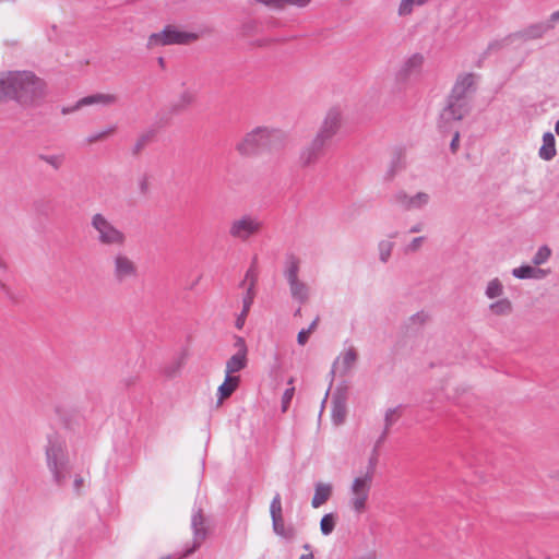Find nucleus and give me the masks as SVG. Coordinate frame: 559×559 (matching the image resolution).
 I'll return each instance as SVG.
<instances>
[{"label":"nucleus","mask_w":559,"mask_h":559,"mask_svg":"<svg viewBox=\"0 0 559 559\" xmlns=\"http://www.w3.org/2000/svg\"><path fill=\"white\" fill-rule=\"evenodd\" d=\"M476 75L463 73L456 78L448 104L440 114V128L448 130L450 123L460 121L469 111L468 95L475 91Z\"/></svg>","instance_id":"obj_1"},{"label":"nucleus","mask_w":559,"mask_h":559,"mask_svg":"<svg viewBox=\"0 0 559 559\" xmlns=\"http://www.w3.org/2000/svg\"><path fill=\"white\" fill-rule=\"evenodd\" d=\"M11 100L23 107L39 104L46 96V83L28 70H11Z\"/></svg>","instance_id":"obj_2"},{"label":"nucleus","mask_w":559,"mask_h":559,"mask_svg":"<svg viewBox=\"0 0 559 559\" xmlns=\"http://www.w3.org/2000/svg\"><path fill=\"white\" fill-rule=\"evenodd\" d=\"M282 139V132L269 127H255L247 132L235 148L241 156H253L261 150L271 147Z\"/></svg>","instance_id":"obj_3"},{"label":"nucleus","mask_w":559,"mask_h":559,"mask_svg":"<svg viewBox=\"0 0 559 559\" xmlns=\"http://www.w3.org/2000/svg\"><path fill=\"white\" fill-rule=\"evenodd\" d=\"M46 462L48 469L52 474L53 481L58 486H62L70 471L69 457L64 440L56 435L48 438Z\"/></svg>","instance_id":"obj_4"},{"label":"nucleus","mask_w":559,"mask_h":559,"mask_svg":"<svg viewBox=\"0 0 559 559\" xmlns=\"http://www.w3.org/2000/svg\"><path fill=\"white\" fill-rule=\"evenodd\" d=\"M300 259L289 254L285 258L283 275L288 285L292 299L300 305H305L311 297V287L300 277Z\"/></svg>","instance_id":"obj_5"},{"label":"nucleus","mask_w":559,"mask_h":559,"mask_svg":"<svg viewBox=\"0 0 559 559\" xmlns=\"http://www.w3.org/2000/svg\"><path fill=\"white\" fill-rule=\"evenodd\" d=\"M91 227L95 240L104 247L122 248L127 243V235L114 222L102 213L91 216Z\"/></svg>","instance_id":"obj_6"},{"label":"nucleus","mask_w":559,"mask_h":559,"mask_svg":"<svg viewBox=\"0 0 559 559\" xmlns=\"http://www.w3.org/2000/svg\"><path fill=\"white\" fill-rule=\"evenodd\" d=\"M372 481L370 472L361 473L353 478L348 487V504L354 513L361 514L367 510Z\"/></svg>","instance_id":"obj_7"},{"label":"nucleus","mask_w":559,"mask_h":559,"mask_svg":"<svg viewBox=\"0 0 559 559\" xmlns=\"http://www.w3.org/2000/svg\"><path fill=\"white\" fill-rule=\"evenodd\" d=\"M199 35L194 32L183 31L179 27L168 25L158 33L148 36L147 48H155L168 45H187L195 41Z\"/></svg>","instance_id":"obj_8"},{"label":"nucleus","mask_w":559,"mask_h":559,"mask_svg":"<svg viewBox=\"0 0 559 559\" xmlns=\"http://www.w3.org/2000/svg\"><path fill=\"white\" fill-rule=\"evenodd\" d=\"M263 227L262 219L255 214H242L234 218L228 227V235L239 241H247L260 234Z\"/></svg>","instance_id":"obj_9"},{"label":"nucleus","mask_w":559,"mask_h":559,"mask_svg":"<svg viewBox=\"0 0 559 559\" xmlns=\"http://www.w3.org/2000/svg\"><path fill=\"white\" fill-rule=\"evenodd\" d=\"M110 265L112 277L119 284L134 281L139 276L136 262L123 251H117L111 255Z\"/></svg>","instance_id":"obj_10"},{"label":"nucleus","mask_w":559,"mask_h":559,"mask_svg":"<svg viewBox=\"0 0 559 559\" xmlns=\"http://www.w3.org/2000/svg\"><path fill=\"white\" fill-rule=\"evenodd\" d=\"M426 58L420 52L406 57L396 71V81L403 84L414 83L421 79Z\"/></svg>","instance_id":"obj_11"},{"label":"nucleus","mask_w":559,"mask_h":559,"mask_svg":"<svg viewBox=\"0 0 559 559\" xmlns=\"http://www.w3.org/2000/svg\"><path fill=\"white\" fill-rule=\"evenodd\" d=\"M342 127V110L337 107L330 108L326 111L314 136L322 141L323 143H325L326 145H329L333 138L340 133Z\"/></svg>","instance_id":"obj_12"},{"label":"nucleus","mask_w":559,"mask_h":559,"mask_svg":"<svg viewBox=\"0 0 559 559\" xmlns=\"http://www.w3.org/2000/svg\"><path fill=\"white\" fill-rule=\"evenodd\" d=\"M270 514L272 518L273 532L286 539L292 540L296 536V530L293 525H286L283 518V509L280 493H276L270 504Z\"/></svg>","instance_id":"obj_13"},{"label":"nucleus","mask_w":559,"mask_h":559,"mask_svg":"<svg viewBox=\"0 0 559 559\" xmlns=\"http://www.w3.org/2000/svg\"><path fill=\"white\" fill-rule=\"evenodd\" d=\"M430 200V194L424 191L411 195L404 190H399L391 197L392 204L405 211L423 210L429 204Z\"/></svg>","instance_id":"obj_14"},{"label":"nucleus","mask_w":559,"mask_h":559,"mask_svg":"<svg viewBox=\"0 0 559 559\" xmlns=\"http://www.w3.org/2000/svg\"><path fill=\"white\" fill-rule=\"evenodd\" d=\"M357 359L358 354L354 347L344 349L334 360L331 373L337 377L347 376L354 369Z\"/></svg>","instance_id":"obj_15"},{"label":"nucleus","mask_w":559,"mask_h":559,"mask_svg":"<svg viewBox=\"0 0 559 559\" xmlns=\"http://www.w3.org/2000/svg\"><path fill=\"white\" fill-rule=\"evenodd\" d=\"M235 346L238 350L226 361L225 374L238 377L236 373L247 367V346L242 337H237Z\"/></svg>","instance_id":"obj_16"},{"label":"nucleus","mask_w":559,"mask_h":559,"mask_svg":"<svg viewBox=\"0 0 559 559\" xmlns=\"http://www.w3.org/2000/svg\"><path fill=\"white\" fill-rule=\"evenodd\" d=\"M191 528L193 533V546L188 548L183 552V556H189L194 552L206 538L207 532L205 526V519L201 509L193 510L191 515Z\"/></svg>","instance_id":"obj_17"},{"label":"nucleus","mask_w":559,"mask_h":559,"mask_svg":"<svg viewBox=\"0 0 559 559\" xmlns=\"http://www.w3.org/2000/svg\"><path fill=\"white\" fill-rule=\"evenodd\" d=\"M328 145L320 141L318 138H313L299 154V163L304 167L316 164L323 155Z\"/></svg>","instance_id":"obj_18"},{"label":"nucleus","mask_w":559,"mask_h":559,"mask_svg":"<svg viewBox=\"0 0 559 559\" xmlns=\"http://www.w3.org/2000/svg\"><path fill=\"white\" fill-rule=\"evenodd\" d=\"M555 22L551 21V14L546 21L533 23L522 31H520L516 36L524 40H534L543 38L547 33L555 28Z\"/></svg>","instance_id":"obj_19"},{"label":"nucleus","mask_w":559,"mask_h":559,"mask_svg":"<svg viewBox=\"0 0 559 559\" xmlns=\"http://www.w3.org/2000/svg\"><path fill=\"white\" fill-rule=\"evenodd\" d=\"M332 408H331V417L334 425H342L346 418L347 407H346V394L345 392L337 391L332 396Z\"/></svg>","instance_id":"obj_20"},{"label":"nucleus","mask_w":559,"mask_h":559,"mask_svg":"<svg viewBox=\"0 0 559 559\" xmlns=\"http://www.w3.org/2000/svg\"><path fill=\"white\" fill-rule=\"evenodd\" d=\"M512 275L519 280H544L550 273V270L536 267L535 265L524 264L514 267L511 271Z\"/></svg>","instance_id":"obj_21"},{"label":"nucleus","mask_w":559,"mask_h":559,"mask_svg":"<svg viewBox=\"0 0 559 559\" xmlns=\"http://www.w3.org/2000/svg\"><path fill=\"white\" fill-rule=\"evenodd\" d=\"M240 377H231L225 374L224 382L217 389V403L222 404L228 399L239 386Z\"/></svg>","instance_id":"obj_22"},{"label":"nucleus","mask_w":559,"mask_h":559,"mask_svg":"<svg viewBox=\"0 0 559 559\" xmlns=\"http://www.w3.org/2000/svg\"><path fill=\"white\" fill-rule=\"evenodd\" d=\"M117 96L114 94L97 93L82 97L80 99V105H83L84 107L92 105L111 106L117 103Z\"/></svg>","instance_id":"obj_23"},{"label":"nucleus","mask_w":559,"mask_h":559,"mask_svg":"<svg viewBox=\"0 0 559 559\" xmlns=\"http://www.w3.org/2000/svg\"><path fill=\"white\" fill-rule=\"evenodd\" d=\"M332 490L333 487L331 484L317 483L314 486V495L311 500V506L317 509L324 504L330 499Z\"/></svg>","instance_id":"obj_24"},{"label":"nucleus","mask_w":559,"mask_h":559,"mask_svg":"<svg viewBox=\"0 0 559 559\" xmlns=\"http://www.w3.org/2000/svg\"><path fill=\"white\" fill-rule=\"evenodd\" d=\"M557 154L556 140L551 132H546L543 135V145L538 151V156L543 160H551Z\"/></svg>","instance_id":"obj_25"},{"label":"nucleus","mask_w":559,"mask_h":559,"mask_svg":"<svg viewBox=\"0 0 559 559\" xmlns=\"http://www.w3.org/2000/svg\"><path fill=\"white\" fill-rule=\"evenodd\" d=\"M255 2L269 8L280 9L286 5L296 7L299 9L308 7L312 0H254Z\"/></svg>","instance_id":"obj_26"},{"label":"nucleus","mask_w":559,"mask_h":559,"mask_svg":"<svg viewBox=\"0 0 559 559\" xmlns=\"http://www.w3.org/2000/svg\"><path fill=\"white\" fill-rule=\"evenodd\" d=\"M488 310L491 314L498 317L510 316L513 311V305L508 298H500L489 305Z\"/></svg>","instance_id":"obj_27"},{"label":"nucleus","mask_w":559,"mask_h":559,"mask_svg":"<svg viewBox=\"0 0 559 559\" xmlns=\"http://www.w3.org/2000/svg\"><path fill=\"white\" fill-rule=\"evenodd\" d=\"M395 242L392 239H382L377 245L378 257L381 263L386 264L392 255Z\"/></svg>","instance_id":"obj_28"},{"label":"nucleus","mask_w":559,"mask_h":559,"mask_svg":"<svg viewBox=\"0 0 559 559\" xmlns=\"http://www.w3.org/2000/svg\"><path fill=\"white\" fill-rule=\"evenodd\" d=\"M11 70L0 71V102L11 100Z\"/></svg>","instance_id":"obj_29"},{"label":"nucleus","mask_w":559,"mask_h":559,"mask_svg":"<svg viewBox=\"0 0 559 559\" xmlns=\"http://www.w3.org/2000/svg\"><path fill=\"white\" fill-rule=\"evenodd\" d=\"M37 158L40 162L49 165L53 170H60L66 162V155L62 153H60V154H43V153H40L37 155Z\"/></svg>","instance_id":"obj_30"},{"label":"nucleus","mask_w":559,"mask_h":559,"mask_svg":"<svg viewBox=\"0 0 559 559\" xmlns=\"http://www.w3.org/2000/svg\"><path fill=\"white\" fill-rule=\"evenodd\" d=\"M504 294L503 284L499 278L490 280L485 289V296L489 299L500 298Z\"/></svg>","instance_id":"obj_31"},{"label":"nucleus","mask_w":559,"mask_h":559,"mask_svg":"<svg viewBox=\"0 0 559 559\" xmlns=\"http://www.w3.org/2000/svg\"><path fill=\"white\" fill-rule=\"evenodd\" d=\"M428 1L429 0H401L397 8V14L400 16L411 15L415 8L426 4Z\"/></svg>","instance_id":"obj_32"},{"label":"nucleus","mask_w":559,"mask_h":559,"mask_svg":"<svg viewBox=\"0 0 559 559\" xmlns=\"http://www.w3.org/2000/svg\"><path fill=\"white\" fill-rule=\"evenodd\" d=\"M551 257V249L547 246H540L532 258L533 265L538 267L545 264Z\"/></svg>","instance_id":"obj_33"},{"label":"nucleus","mask_w":559,"mask_h":559,"mask_svg":"<svg viewBox=\"0 0 559 559\" xmlns=\"http://www.w3.org/2000/svg\"><path fill=\"white\" fill-rule=\"evenodd\" d=\"M402 407L396 406L386 409L384 414V429L390 430V428L401 417Z\"/></svg>","instance_id":"obj_34"},{"label":"nucleus","mask_w":559,"mask_h":559,"mask_svg":"<svg viewBox=\"0 0 559 559\" xmlns=\"http://www.w3.org/2000/svg\"><path fill=\"white\" fill-rule=\"evenodd\" d=\"M258 281V272L255 266L252 264L246 272L245 278L241 282L240 286L243 288H255V284Z\"/></svg>","instance_id":"obj_35"},{"label":"nucleus","mask_w":559,"mask_h":559,"mask_svg":"<svg viewBox=\"0 0 559 559\" xmlns=\"http://www.w3.org/2000/svg\"><path fill=\"white\" fill-rule=\"evenodd\" d=\"M335 527V516L332 513L323 515L320 522V530L323 535H330Z\"/></svg>","instance_id":"obj_36"},{"label":"nucleus","mask_w":559,"mask_h":559,"mask_svg":"<svg viewBox=\"0 0 559 559\" xmlns=\"http://www.w3.org/2000/svg\"><path fill=\"white\" fill-rule=\"evenodd\" d=\"M88 484V479L86 476L81 474H75L72 483V488L75 495L81 496Z\"/></svg>","instance_id":"obj_37"},{"label":"nucleus","mask_w":559,"mask_h":559,"mask_svg":"<svg viewBox=\"0 0 559 559\" xmlns=\"http://www.w3.org/2000/svg\"><path fill=\"white\" fill-rule=\"evenodd\" d=\"M182 367V359H176L163 369V374L169 379L175 378Z\"/></svg>","instance_id":"obj_38"},{"label":"nucleus","mask_w":559,"mask_h":559,"mask_svg":"<svg viewBox=\"0 0 559 559\" xmlns=\"http://www.w3.org/2000/svg\"><path fill=\"white\" fill-rule=\"evenodd\" d=\"M195 99V93L192 90H185L180 93L177 106L185 108L190 106Z\"/></svg>","instance_id":"obj_39"},{"label":"nucleus","mask_w":559,"mask_h":559,"mask_svg":"<svg viewBox=\"0 0 559 559\" xmlns=\"http://www.w3.org/2000/svg\"><path fill=\"white\" fill-rule=\"evenodd\" d=\"M115 130H116L115 127H109L103 131L92 133L87 136L86 141L88 144L102 141V140L108 138L110 134H112L115 132Z\"/></svg>","instance_id":"obj_40"},{"label":"nucleus","mask_w":559,"mask_h":559,"mask_svg":"<svg viewBox=\"0 0 559 559\" xmlns=\"http://www.w3.org/2000/svg\"><path fill=\"white\" fill-rule=\"evenodd\" d=\"M246 293L242 297V310L249 312L255 297V290L251 288H245Z\"/></svg>","instance_id":"obj_41"},{"label":"nucleus","mask_w":559,"mask_h":559,"mask_svg":"<svg viewBox=\"0 0 559 559\" xmlns=\"http://www.w3.org/2000/svg\"><path fill=\"white\" fill-rule=\"evenodd\" d=\"M295 393V388L292 385L290 388L286 389L282 396V411L286 412L289 407V404L293 400Z\"/></svg>","instance_id":"obj_42"},{"label":"nucleus","mask_w":559,"mask_h":559,"mask_svg":"<svg viewBox=\"0 0 559 559\" xmlns=\"http://www.w3.org/2000/svg\"><path fill=\"white\" fill-rule=\"evenodd\" d=\"M424 241H425V237H421V236H420V237H416V238H414V239H413V240H412V241L406 246L405 251H406V252H416V251H418V250L421 248V246H423Z\"/></svg>","instance_id":"obj_43"},{"label":"nucleus","mask_w":559,"mask_h":559,"mask_svg":"<svg viewBox=\"0 0 559 559\" xmlns=\"http://www.w3.org/2000/svg\"><path fill=\"white\" fill-rule=\"evenodd\" d=\"M411 322L414 324L421 325L428 320V316L425 312H417L409 318Z\"/></svg>","instance_id":"obj_44"},{"label":"nucleus","mask_w":559,"mask_h":559,"mask_svg":"<svg viewBox=\"0 0 559 559\" xmlns=\"http://www.w3.org/2000/svg\"><path fill=\"white\" fill-rule=\"evenodd\" d=\"M377 462H378V451H377V449H373L372 455L369 459L368 469L366 471V472H370L372 477L374 474V468H376Z\"/></svg>","instance_id":"obj_45"},{"label":"nucleus","mask_w":559,"mask_h":559,"mask_svg":"<svg viewBox=\"0 0 559 559\" xmlns=\"http://www.w3.org/2000/svg\"><path fill=\"white\" fill-rule=\"evenodd\" d=\"M310 334V330L307 329H302L301 331H299L297 335L298 344L304 346L308 342Z\"/></svg>","instance_id":"obj_46"},{"label":"nucleus","mask_w":559,"mask_h":559,"mask_svg":"<svg viewBox=\"0 0 559 559\" xmlns=\"http://www.w3.org/2000/svg\"><path fill=\"white\" fill-rule=\"evenodd\" d=\"M152 136L153 133L151 132L142 134L135 144L136 150H141L152 139Z\"/></svg>","instance_id":"obj_47"},{"label":"nucleus","mask_w":559,"mask_h":559,"mask_svg":"<svg viewBox=\"0 0 559 559\" xmlns=\"http://www.w3.org/2000/svg\"><path fill=\"white\" fill-rule=\"evenodd\" d=\"M82 107H84V106L80 105V99H79L73 106L62 107L61 114L62 115H69L71 112H74V111L81 109Z\"/></svg>","instance_id":"obj_48"},{"label":"nucleus","mask_w":559,"mask_h":559,"mask_svg":"<svg viewBox=\"0 0 559 559\" xmlns=\"http://www.w3.org/2000/svg\"><path fill=\"white\" fill-rule=\"evenodd\" d=\"M248 313L249 312H243V310H241L240 314L236 319V328L237 329L240 330L243 328Z\"/></svg>","instance_id":"obj_49"},{"label":"nucleus","mask_w":559,"mask_h":559,"mask_svg":"<svg viewBox=\"0 0 559 559\" xmlns=\"http://www.w3.org/2000/svg\"><path fill=\"white\" fill-rule=\"evenodd\" d=\"M460 143V133L456 131L454 133V136L450 143V147L452 152H456Z\"/></svg>","instance_id":"obj_50"},{"label":"nucleus","mask_w":559,"mask_h":559,"mask_svg":"<svg viewBox=\"0 0 559 559\" xmlns=\"http://www.w3.org/2000/svg\"><path fill=\"white\" fill-rule=\"evenodd\" d=\"M388 433H389V430L383 429V431H382L381 436H380V437H379V439L376 441L373 449H377V450H378V449L381 447V444H382V443L384 442V440L386 439Z\"/></svg>","instance_id":"obj_51"},{"label":"nucleus","mask_w":559,"mask_h":559,"mask_svg":"<svg viewBox=\"0 0 559 559\" xmlns=\"http://www.w3.org/2000/svg\"><path fill=\"white\" fill-rule=\"evenodd\" d=\"M304 548L308 551L299 557V559H314L313 554L310 551V546L306 544Z\"/></svg>","instance_id":"obj_52"},{"label":"nucleus","mask_w":559,"mask_h":559,"mask_svg":"<svg viewBox=\"0 0 559 559\" xmlns=\"http://www.w3.org/2000/svg\"><path fill=\"white\" fill-rule=\"evenodd\" d=\"M423 227H424V225L421 223H417L409 228V233H412V234L420 233L423 230Z\"/></svg>","instance_id":"obj_53"},{"label":"nucleus","mask_w":559,"mask_h":559,"mask_svg":"<svg viewBox=\"0 0 559 559\" xmlns=\"http://www.w3.org/2000/svg\"><path fill=\"white\" fill-rule=\"evenodd\" d=\"M318 322H319V319L318 318L314 319L307 330H310V333H312L316 330Z\"/></svg>","instance_id":"obj_54"},{"label":"nucleus","mask_w":559,"mask_h":559,"mask_svg":"<svg viewBox=\"0 0 559 559\" xmlns=\"http://www.w3.org/2000/svg\"><path fill=\"white\" fill-rule=\"evenodd\" d=\"M157 61H158V64H159L162 68H164V67H165V59H164L163 57H159V58L157 59Z\"/></svg>","instance_id":"obj_55"},{"label":"nucleus","mask_w":559,"mask_h":559,"mask_svg":"<svg viewBox=\"0 0 559 559\" xmlns=\"http://www.w3.org/2000/svg\"><path fill=\"white\" fill-rule=\"evenodd\" d=\"M555 132L559 135V120L555 124Z\"/></svg>","instance_id":"obj_56"},{"label":"nucleus","mask_w":559,"mask_h":559,"mask_svg":"<svg viewBox=\"0 0 559 559\" xmlns=\"http://www.w3.org/2000/svg\"><path fill=\"white\" fill-rule=\"evenodd\" d=\"M141 188H142L143 191L146 189V181L145 180L142 181Z\"/></svg>","instance_id":"obj_57"}]
</instances>
